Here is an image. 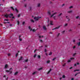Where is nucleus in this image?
<instances>
[{
  "label": "nucleus",
  "instance_id": "54",
  "mask_svg": "<svg viewBox=\"0 0 80 80\" xmlns=\"http://www.w3.org/2000/svg\"><path fill=\"white\" fill-rule=\"evenodd\" d=\"M39 38H42V36H39Z\"/></svg>",
  "mask_w": 80,
  "mask_h": 80
},
{
  "label": "nucleus",
  "instance_id": "6",
  "mask_svg": "<svg viewBox=\"0 0 80 80\" xmlns=\"http://www.w3.org/2000/svg\"><path fill=\"white\" fill-rule=\"evenodd\" d=\"M43 29L44 30H47V28H46V27L45 26H44L43 27Z\"/></svg>",
  "mask_w": 80,
  "mask_h": 80
},
{
  "label": "nucleus",
  "instance_id": "32",
  "mask_svg": "<svg viewBox=\"0 0 80 80\" xmlns=\"http://www.w3.org/2000/svg\"><path fill=\"white\" fill-rule=\"evenodd\" d=\"M68 24L67 23H66L64 25V27H66L67 25H68Z\"/></svg>",
  "mask_w": 80,
  "mask_h": 80
},
{
  "label": "nucleus",
  "instance_id": "62",
  "mask_svg": "<svg viewBox=\"0 0 80 80\" xmlns=\"http://www.w3.org/2000/svg\"><path fill=\"white\" fill-rule=\"evenodd\" d=\"M49 33H50V34H52V32H49Z\"/></svg>",
  "mask_w": 80,
  "mask_h": 80
},
{
  "label": "nucleus",
  "instance_id": "9",
  "mask_svg": "<svg viewBox=\"0 0 80 80\" xmlns=\"http://www.w3.org/2000/svg\"><path fill=\"white\" fill-rule=\"evenodd\" d=\"M22 58H23V57H21L19 59V61H20V60H22Z\"/></svg>",
  "mask_w": 80,
  "mask_h": 80
},
{
  "label": "nucleus",
  "instance_id": "30",
  "mask_svg": "<svg viewBox=\"0 0 80 80\" xmlns=\"http://www.w3.org/2000/svg\"><path fill=\"white\" fill-rule=\"evenodd\" d=\"M77 44L78 45V46H80V42H79Z\"/></svg>",
  "mask_w": 80,
  "mask_h": 80
},
{
  "label": "nucleus",
  "instance_id": "21",
  "mask_svg": "<svg viewBox=\"0 0 80 80\" xmlns=\"http://www.w3.org/2000/svg\"><path fill=\"white\" fill-rule=\"evenodd\" d=\"M50 61L48 60V61H47V63H50Z\"/></svg>",
  "mask_w": 80,
  "mask_h": 80
},
{
  "label": "nucleus",
  "instance_id": "47",
  "mask_svg": "<svg viewBox=\"0 0 80 80\" xmlns=\"http://www.w3.org/2000/svg\"><path fill=\"white\" fill-rule=\"evenodd\" d=\"M75 42H76V41H75V40H73V42L74 43H75Z\"/></svg>",
  "mask_w": 80,
  "mask_h": 80
},
{
  "label": "nucleus",
  "instance_id": "33",
  "mask_svg": "<svg viewBox=\"0 0 80 80\" xmlns=\"http://www.w3.org/2000/svg\"><path fill=\"white\" fill-rule=\"evenodd\" d=\"M6 72H7V73L9 72H10V71L9 70H6Z\"/></svg>",
  "mask_w": 80,
  "mask_h": 80
},
{
  "label": "nucleus",
  "instance_id": "56",
  "mask_svg": "<svg viewBox=\"0 0 80 80\" xmlns=\"http://www.w3.org/2000/svg\"><path fill=\"white\" fill-rule=\"evenodd\" d=\"M12 73V71H11L10 72H9V73L10 74H11V73Z\"/></svg>",
  "mask_w": 80,
  "mask_h": 80
},
{
  "label": "nucleus",
  "instance_id": "24",
  "mask_svg": "<svg viewBox=\"0 0 80 80\" xmlns=\"http://www.w3.org/2000/svg\"><path fill=\"white\" fill-rule=\"evenodd\" d=\"M52 54V52H50L49 54V55H51Z\"/></svg>",
  "mask_w": 80,
  "mask_h": 80
},
{
  "label": "nucleus",
  "instance_id": "57",
  "mask_svg": "<svg viewBox=\"0 0 80 80\" xmlns=\"http://www.w3.org/2000/svg\"><path fill=\"white\" fill-rule=\"evenodd\" d=\"M25 24V22H22V25H24Z\"/></svg>",
  "mask_w": 80,
  "mask_h": 80
},
{
  "label": "nucleus",
  "instance_id": "15",
  "mask_svg": "<svg viewBox=\"0 0 80 80\" xmlns=\"http://www.w3.org/2000/svg\"><path fill=\"white\" fill-rule=\"evenodd\" d=\"M18 72H15L14 74V75H17V74H18Z\"/></svg>",
  "mask_w": 80,
  "mask_h": 80
},
{
  "label": "nucleus",
  "instance_id": "44",
  "mask_svg": "<svg viewBox=\"0 0 80 80\" xmlns=\"http://www.w3.org/2000/svg\"><path fill=\"white\" fill-rule=\"evenodd\" d=\"M29 10H31L32 9V7H30L29 8Z\"/></svg>",
  "mask_w": 80,
  "mask_h": 80
},
{
  "label": "nucleus",
  "instance_id": "20",
  "mask_svg": "<svg viewBox=\"0 0 80 80\" xmlns=\"http://www.w3.org/2000/svg\"><path fill=\"white\" fill-rule=\"evenodd\" d=\"M8 67V65L7 64H6L5 66V68H7Z\"/></svg>",
  "mask_w": 80,
  "mask_h": 80
},
{
  "label": "nucleus",
  "instance_id": "27",
  "mask_svg": "<svg viewBox=\"0 0 80 80\" xmlns=\"http://www.w3.org/2000/svg\"><path fill=\"white\" fill-rule=\"evenodd\" d=\"M11 8H12V10H13V11H14V10H15V9H14V8H13V7H11Z\"/></svg>",
  "mask_w": 80,
  "mask_h": 80
},
{
  "label": "nucleus",
  "instance_id": "23",
  "mask_svg": "<svg viewBox=\"0 0 80 80\" xmlns=\"http://www.w3.org/2000/svg\"><path fill=\"white\" fill-rule=\"evenodd\" d=\"M66 18H67V19L68 20V21H69L70 20V19L69 18H68V16H66Z\"/></svg>",
  "mask_w": 80,
  "mask_h": 80
},
{
  "label": "nucleus",
  "instance_id": "2",
  "mask_svg": "<svg viewBox=\"0 0 80 80\" xmlns=\"http://www.w3.org/2000/svg\"><path fill=\"white\" fill-rule=\"evenodd\" d=\"M9 17V18H12V17H13V14L12 13H10L8 14Z\"/></svg>",
  "mask_w": 80,
  "mask_h": 80
},
{
  "label": "nucleus",
  "instance_id": "29",
  "mask_svg": "<svg viewBox=\"0 0 80 80\" xmlns=\"http://www.w3.org/2000/svg\"><path fill=\"white\" fill-rule=\"evenodd\" d=\"M78 73H80V72H78V73H77L75 75V77H76V76H77V75H78Z\"/></svg>",
  "mask_w": 80,
  "mask_h": 80
},
{
  "label": "nucleus",
  "instance_id": "22",
  "mask_svg": "<svg viewBox=\"0 0 80 80\" xmlns=\"http://www.w3.org/2000/svg\"><path fill=\"white\" fill-rule=\"evenodd\" d=\"M42 70V68H39L38 69V70Z\"/></svg>",
  "mask_w": 80,
  "mask_h": 80
},
{
  "label": "nucleus",
  "instance_id": "34",
  "mask_svg": "<svg viewBox=\"0 0 80 80\" xmlns=\"http://www.w3.org/2000/svg\"><path fill=\"white\" fill-rule=\"evenodd\" d=\"M55 17H56V16H54L53 18L54 20H57V19L55 18Z\"/></svg>",
  "mask_w": 80,
  "mask_h": 80
},
{
  "label": "nucleus",
  "instance_id": "1",
  "mask_svg": "<svg viewBox=\"0 0 80 80\" xmlns=\"http://www.w3.org/2000/svg\"><path fill=\"white\" fill-rule=\"evenodd\" d=\"M61 26H62V25H61L60 26H59L58 27H57L56 28L53 29L52 30H55L56 29H58V28H60V27H61Z\"/></svg>",
  "mask_w": 80,
  "mask_h": 80
},
{
  "label": "nucleus",
  "instance_id": "48",
  "mask_svg": "<svg viewBox=\"0 0 80 80\" xmlns=\"http://www.w3.org/2000/svg\"><path fill=\"white\" fill-rule=\"evenodd\" d=\"M76 53H74L73 55V56H75V55H76Z\"/></svg>",
  "mask_w": 80,
  "mask_h": 80
},
{
  "label": "nucleus",
  "instance_id": "19",
  "mask_svg": "<svg viewBox=\"0 0 80 80\" xmlns=\"http://www.w3.org/2000/svg\"><path fill=\"white\" fill-rule=\"evenodd\" d=\"M62 78H65V76L64 75H63Z\"/></svg>",
  "mask_w": 80,
  "mask_h": 80
},
{
  "label": "nucleus",
  "instance_id": "8",
  "mask_svg": "<svg viewBox=\"0 0 80 80\" xmlns=\"http://www.w3.org/2000/svg\"><path fill=\"white\" fill-rule=\"evenodd\" d=\"M48 13L50 15H51V12H50V11H48Z\"/></svg>",
  "mask_w": 80,
  "mask_h": 80
},
{
  "label": "nucleus",
  "instance_id": "25",
  "mask_svg": "<svg viewBox=\"0 0 80 80\" xmlns=\"http://www.w3.org/2000/svg\"><path fill=\"white\" fill-rule=\"evenodd\" d=\"M38 58H41V57H40V56L38 55Z\"/></svg>",
  "mask_w": 80,
  "mask_h": 80
},
{
  "label": "nucleus",
  "instance_id": "11",
  "mask_svg": "<svg viewBox=\"0 0 80 80\" xmlns=\"http://www.w3.org/2000/svg\"><path fill=\"white\" fill-rule=\"evenodd\" d=\"M37 72H33L32 74V75H35V74H37Z\"/></svg>",
  "mask_w": 80,
  "mask_h": 80
},
{
  "label": "nucleus",
  "instance_id": "40",
  "mask_svg": "<svg viewBox=\"0 0 80 80\" xmlns=\"http://www.w3.org/2000/svg\"><path fill=\"white\" fill-rule=\"evenodd\" d=\"M65 65H66V63H65L64 64H63L62 66L64 67L65 66Z\"/></svg>",
  "mask_w": 80,
  "mask_h": 80
},
{
  "label": "nucleus",
  "instance_id": "58",
  "mask_svg": "<svg viewBox=\"0 0 80 80\" xmlns=\"http://www.w3.org/2000/svg\"><path fill=\"white\" fill-rule=\"evenodd\" d=\"M73 59H74V58H70L71 60H72Z\"/></svg>",
  "mask_w": 80,
  "mask_h": 80
},
{
  "label": "nucleus",
  "instance_id": "16",
  "mask_svg": "<svg viewBox=\"0 0 80 80\" xmlns=\"http://www.w3.org/2000/svg\"><path fill=\"white\" fill-rule=\"evenodd\" d=\"M62 15V13H61L59 14L58 15V17H60V16H61V15Z\"/></svg>",
  "mask_w": 80,
  "mask_h": 80
},
{
  "label": "nucleus",
  "instance_id": "14",
  "mask_svg": "<svg viewBox=\"0 0 80 80\" xmlns=\"http://www.w3.org/2000/svg\"><path fill=\"white\" fill-rule=\"evenodd\" d=\"M15 11H16L17 13H18V10L17 8H15Z\"/></svg>",
  "mask_w": 80,
  "mask_h": 80
},
{
  "label": "nucleus",
  "instance_id": "3",
  "mask_svg": "<svg viewBox=\"0 0 80 80\" xmlns=\"http://www.w3.org/2000/svg\"><path fill=\"white\" fill-rule=\"evenodd\" d=\"M34 20H36V21H37L38 20V19H39V18L38 17H35L34 18Z\"/></svg>",
  "mask_w": 80,
  "mask_h": 80
},
{
  "label": "nucleus",
  "instance_id": "42",
  "mask_svg": "<svg viewBox=\"0 0 80 80\" xmlns=\"http://www.w3.org/2000/svg\"><path fill=\"white\" fill-rule=\"evenodd\" d=\"M24 7H27V4H24Z\"/></svg>",
  "mask_w": 80,
  "mask_h": 80
},
{
  "label": "nucleus",
  "instance_id": "31",
  "mask_svg": "<svg viewBox=\"0 0 80 80\" xmlns=\"http://www.w3.org/2000/svg\"><path fill=\"white\" fill-rule=\"evenodd\" d=\"M32 32H35L36 31V30H35V29H32Z\"/></svg>",
  "mask_w": 80,
  "mask_h": 80
},
{
  "label": "nucleus",
  "instance_id": "10",
  "mask_svg": "<svg viewBox=\"0 0 80 80\" xmlns=\"http://www.w3.org/2000/svg\"><path fill=\"white\" fill-rule=\"evenodd\" d=\"M28 59H27L25 60V61H23V62H24V63H25V62H28Z\"/></svg>",
  "mask_w": 80,
  "mask_h": 80
},
{
  "label": "nucleus",
  "instance_id": "61",
  "mask_svg": "<svg viewBox=\"0 0 80 80\" xmlns=\"http://www.w3.org/2000/svg\"><path fill=\"white\" fill-rule=\"evenodd\" d=\"M74 66H77V64L75 63L74 65Z\"/></svg>",
  "mask_w": 80,
  "mask_h": 80
},
{
  "label": "nucleus",
  "instance_id": "60",
  "mask_svg": "<svg viewBox=\"0 0 80 80\" xmlns=\"http://www.w3.org/2000/svg\"><path fill=\"white\" fill-rule=\"evenodd\" d=\"M75 47H76L75 46H74L73 47V48H74V49L75 48Z\"/></svg>",
  "mask_w": 80,
  "mask_h": 80
},
{
  "label": "nucleus",
  "instance_id": "41",
  "mask_svg": "<svg viewBox=\"0 0 80 80\" xmlns=\"http://www.w3.org/2000/svg\"><path fill=\"white\" fill-rule=\"evenodd\" d=\"M55 59H56V58H53V59H52V61H54V60H55Z\"/></svg>",
  "mask_w": 80,
  "mask_h": 80
},
{
  "label": "nucleus",
  "instance_id": "55",
  "mask_svg": "<svg viewBox=\"0 0 80 80\" xmlns=\"http://www.w3.org/2000/svg\"><path fill=\"white\" fill-rule=\"evenodd\" d=\"M73 68L72 67H71L70 68H69V69H72Z\"/></svg>",
  "mask_w": 80,
  "mask_h": 80
},
{
  "label": "nucleus",
  "instance_id": "35",
  "mask_svg": "<svg viewBox=\"0 0 80 80\" xmlns=\"http://www.w3.org/2000/svg\"><path fill=\"white\" fill-rule=\"evenodd\" d=\"M39 42L41 43H42V42H43V41H42V40H39Z\"/></svg>",
  "mask_w": 80,
  "mask_h": 80
},
{
  "label": "nucleus",
  "instance_id": "64",
  "mask_svg": "<svg viewBox=\"0 0 80 80\" xmlns=\"http://www.w3.org/2000/svg\"><path fill=\"white\" fill-rule=\"evenodd\" d=\"M74 80V78H73L71 79V80Z\"/></svg>",
  "mask_w": 80,
  "mask_h": 80
},
{
  "label": "nucleus",
  "instance_id": "51",
  "mask_svg": "<svg viewBox=\"0 0 80 80\" xmlns=\"http://www.w3.org/2000/svg\"><path fill=\"white\" fill-rule=\"evenodd\" d=\"M10 55H11L9 53V54H8V56H10Z\"/></svg>",
  "mask_w": 80,
  "mask_h": 80
},
{
  "label": "nucleus",
  "instance_id": "13",
  "mask_svg": "<svg viewBox=\"0 0 80 80\" xmlns=\"http://www.w3.org/2000/svg\"><path fill=\"white\" fill-rule=\"evenodd\" d=\"M51 71H52V69H50L49 71H48L47 73V74H48V73H49Z\"/></svg>",
  "mask_w": 80,
  "mask_h": 80
},
{
  "label": "nucleus",
  "instance_id": "43",
  "mask_svg": "<svg viewBox=\"0 0 80 80\" xmlns=\"http://www.w3.org/2000/svg\"><path fill=\"white\" fill-rule=\"evenodd\" d=\"M65 32V31H62V34H63V33H64Z\"/></svg>",
  "mask_w": 80,
  "mask_h": 80
},
{
  "label": "nucleus",
  "instance_id": "53",
  "mask_svg": "<svg viewBox=\"0 0 80 80\" xmlns=\"http://www.w3.org/2000/svg\"><path fill=\"white\" fill-rule=\"evenodd\" d=\"M60 33H59L57 36V37H58L60 35Z\"/></svg>",
  "mask_w": 80,
  "mask_h": 80
},
{
  "label": "nucleus",
  "instance_id": "4",
  "mask_svg": "<svg viewBox=\"0 0 80 80\" xmlns=\"http://www.w3.org/2000/svg\"><path fill=\"white\" fill-rule=\"evenodd\" d=\"M4 17H6V18H8V17L9 16L8 15V14H5L4 15Z\"/></svg>",
  "mask_w": 80,
  "mask_h": 80
},
{
  "label": "nucleus",
  "instance_id": "45",
  "mask_svg": "<svg viewBox=\"0 0 80 80\" xmlns=\"http://www.w3.org/2000/svg\"><path fill=\"white\" fill-rule=\"evenodd\" d=\"M20 14H18V18L20 17Z\"/></svg>",
  "mask_w": 80,
  "mask_h": 80
},
{
  "label": "nucleus",
  "instance_id": "59",
  "mask_svg": "<svg viewBox=\"0 0 80 80\" xmlns=\"http://www.w3.org/2000/svg\"><path fill=\"white\" fill-rule=\"evenodd\" d=\"M2 24H0V26L2 27Z\"/></svg>",
  "mask_w": 80,
  "mask_h": 80
},
{
  "label": "nucleus",
  "instance_id": "37",
  "mask_svg": "<svg viewBox=\"0 0 80 80\" xmlns=\"http://www.w3.org/2000/svg\"><path fill=\"white\" fill-rule=\"evenodd\" d=\"M17 23L18 25H19V24H20V22L18 21H17Z\"/></svg>",
  "mask_w": 80,
  "mask_h": 80
},
{
  "label": "nucleus",
  "instance_id": "7",
  "mask_svg": "<svg viewBox=\"0 0 80 80\" xmlns=\"http://www.w3.org/2000/svg\"><path fill=\"white\" fill-rule=\"evenodd\" d=\"M53 21H50V25H53Z\"/></svg>",
  "mask_w": 80,
  "mask_h": 80
},
{
  "label": "nucleus",
  "instance_id": "52",
  "mask_svg": "<svg viewBox=\"0 0 80 80\" xmlns=\"http://www.w3.org/2000/svg\"><path fill=\"white\" fill-rule=\"evenodd\" d=\"M44 51H45V52H47V49H44Z\"/></svg>",
  "mask_w": 80,
  "mask_h": 80
},
{
  "label": "nucleus",
  "instance_id": "49",
  "mask_svg": "<svg viewBox=\"0 0 80 80\" xmlns=\"http://www.w3.org/2000/svg\"><path fill=\"white\" fill-rule=\"evenodd\" d=\"M73 8V6H71L69 7V8Z\"/></svg>",
  "mask_w": 80,
  "mask_h": 80
},
{
  "label": "nucleus",
  "instance_id": "18",
  "mask_svg": "<svg viewBox=\"0 0 80 80\" xmlns=\"http://www.w3.org/2000/svg\"><path fill=\"white\" fill-rule=\"evenodd\" d=\"M31 22H32L33 23H34V22H35V21H34V20H33L32 19H31Z\"/></svg>",
  "mask_w": 80,
  "mask_h": 80
},
{
  "label": "nucleus",
  "instance_id": "36",
  "mask_svg": "<svg viewBox=\"0 0 80 80\" xmlns=\"http://www.w3.org/2000/svg\"><path fill=\"white\" fill-rule=\"evenodd\" d=\"M72 12V11L68 12V13H71Z\"/></svg>",
  "mask_w": 80,
  "mask_h": 80
},
{
  "label": "nucleus",
  "instance_id": "46",
  "mask_svg": "<svg viewBox=\"0 0 80 80\" xmlns=\"http://www.w3.org/2000/svg\"><path fill=\"white\" fill-rule=\"evenodd\" d=\"M79 18V16H78L77 17H76V19H78V18Z\"/></svg>",
  "mask_w": 80,
  "mask_h": 80
},
{
  "label": "nucleus",
  "instance_id": "26",
  "mask_svg": "<svg viewBox=\"0 0 80 80\" xmlns=\"http://www.w3.org/2000/svg\"><path fill=\"white\" fill-rule=\"evenodd\" d=\"M18 53H17L16 55V57H17V56H18Z\"/></svg>",
  "mask_w": 80,
  "mask_h": 80
},
{
  "label": "nucleus",
  "instance_id": "28",
  "mask_svg": "<svg viewBox=\"0 0 80 80\" xmlns=\"http://www.w3.org/2000/svg\"><path fill=\"white\" fill-rule=\"evenodd\" d=\"M37 57V54H35L33 56L34 58H35V57Z\"/></svg>",
  "mask_w": 80,
  "mask_h": 80
},
{
  "label": "nucleus",
  "instance_id": "50",
  "mask_svg": "<svg viewBox=\"0 0 80 80\" xmlns=\"http://www.w3.org/2000/svg\"><path fill=\"white\" fill-rule=\"evenodd\" d=\"M19 40H20V41H22V39L19 38Z\"/></svg>",
  "mask_w": 80,
  "mask_h": 80
},
{
  "label": "nucleus",
  "instance_id": "39",
  "mask_svg": "<svg viewBox=\"0 0 80 80\" xmlns=\"http://www.w3.org/2000/svg\"><path fill=\"white\" fill-rule=\"evenodd\" d=\"M40 6V4L39 3L38 5V7H39Z\"/></svg>",
  "mask_w": 80,
  "mask_h": 80
},
{
  "label": "nucleus",
  "instance_id": "5",
  "mask_svg": "<svg viewBox=\"0 0 80 80\" xmlns=\"http://www.w3.org/2000/svg\"><path fill=\"white\" fill-rule=\"evenodd\" d=\"M56 13H57L56 12H55L54 13H53L50 17L51 18H52V17H53V15H55V14H56Z\"/></svg>",
  "mask_w": 80,
  "mask_h": 80
},
{
  "label": "nucleus",
  "instance_id": "12",
  "mask_svg": "<svg viewBox=\"0 0 80 80\" xmlns=\"http://www.w3.org/2000/svg\"><path fill=\"white\" fill-rule=\"evenodd\" d=\"M28 28L29 29V30H30V31H32V29L31 28V27H30V26H29Z\"/></svg>",
  "mask_w": 80,
  "mask_h": 80
},
{
  "label": "nucleus",
  "instance_id": "63",
  "mask_svg": "<svg viewBox=\"0 0 80 80\" xmlns=\"http://www.w3.org/2000/svg\"><path fill=\"white\" fill-rule=\"evenodd\" d=\"M12 19L15 18V17H12Z\"/></svg>",
  "mask_w": 80,
  "mask_h": 80
},
{
  "label": "nucleus",
  "instance_id": "38",
  "mask_svg": "<svg viewBox=\"0 0 80 80\" xmlns=\"http://www.w3.org/2000/svg\"><path fill=\"white\" fill-rule=\"evenodd\" d=\"M71 62V60H69L68 61V63H69L70 62Z\"/></svg>",
  "mask_w": 80,
  "mask_h": 80
},
{
  "label": "nucleus",
  "instance_id": "17",
  "mask_svg": "<svg viewBox=\"0 0 80 80\" xmlns=\"http://www.w3.org/2000/svg\"><path fill=\"white\" fill-rule=\"evenodd\" d=\"M80 70H78V69H76V70H75L74 71V72H76L77 71H79Z\"/></svg>",
  "mask_w": 80,
  "mask_h": 80
}]
</instances>
